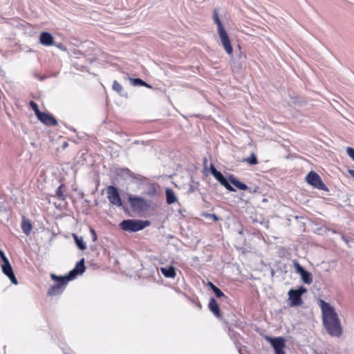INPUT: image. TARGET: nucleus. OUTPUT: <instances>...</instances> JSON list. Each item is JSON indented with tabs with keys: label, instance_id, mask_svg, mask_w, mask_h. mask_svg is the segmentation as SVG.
<instances>
[{
	"label": "nucleus",
	"instance_id": "obj_1",
	"mask_svg": "<svg viewBox=\"0 0 354 354\" xmlns=\"http://www.w3.org/2000/svg\"><path fill=\"white\" fill-rule=\"evenodd\" d=\"M319 307L322 310L324 326L327 333L333 337H339L342 333V328L337 313L328 303L320 299Z\"/></svg>",
	"mask_w": 354,
	"mask_h": 354
},
{
	"label": "nucleus",
	"instance_id": "obj_2",
	"mask_svg": "<svg viewBox=\"0 0 354 354\" xmlns=\"http://www.w3.org/2000/svg\"><path fill=\"white\" fill-rule=\"evenodd\" d=\"M84 270V259H82L81 261L77 262L75 267L64 277H58L55 274H51V279L57 281V283L49 289L48 295L50 296H55L62 294L65 289L67 283L73 279L77 274H82Z\"/></svg>",
	"mask_w": 354,
	"mask_h": 354
},
{
	"label": "nucleus",
	"instance_id": "obj_3",
	"mask_svg": "<svg viewBox=\"0 0 354 354\" xmlns=\"http://www.w3.org/2000/svg\"><path fill=\"white\" fill-rule=\"evenodd\" d=\"M210 171L214 178L221 183V185L225 187L228 191H236V189L230 185V183L241 190L248 189V187L245 184L240 182L233 175H230L228 179L225 178L220 171L216 170L213 165H211Z\"/></svg>",
	"mask_w": 354,
	"mask_h": 354
},
{
	"label": "nucleus",
	"instance_id": "obj_4",
	"mask_svg": "<svg viewBox=\"0 0 354 354\" xmlns=\"http://www.w3.org/2000/svg\"><path fill=\"white\" fill-rule=\"evenodd\" d=\"M213 19L217 26L218 34L224 50L226 53H227L229 55H231L233 52L231 41L223 25L222 24L221 21L219 19L218 14L216 10L214 11Z\"/></svg>",
	"mask_w": 354,
	"mask_h": 354
},
{
	"label": "nucleus",
	"instance_id": "obj_5",
	"mask_svg": "<svg viewBox=\"0 0 354 354\" xmlns=\"http://www.w3.org/2000/svg\"><path fill=\"white\" fill-rule=\"evenodd\" d=\"M149 221H142L136 219L124 220L120 223L122 230L127 232H138L150 225Z\"/></svg>",
	"mask_w": 354,
	"mask_h": 354
},
{
	"label": "nucleus",
	"instance_id": "obj_6",
	"mask_svg": "<svg viewBox=\"0 0 354 354\" xmlns=\"http://www.w3.org/2000/svg\"><path fill=\"white\" fill-rule=\"evenodd\" d=\"M128 201L133 212H144L151 208V201L140 196L129 195Z\"/></svg>",
	"mask_w": 354,
	"mask_h": 354
},
{
	"label": "nucleus",
	"instance_id": "obj_7",
	"mask_svg": "<svg viewBox=\"0 0 354 354\" xmlns=\"http://www.w3.org/2000/svg\"><path fill=\"white\" fill-rule=\"evenodd\" d=\"M306 180L308 184L317 189L324 191L328 190L326 185L324 184L320 176L313 171H311L306 176Z\"/></svg>",
	"mask_w": 354,
	"mask_h": 354
},
{
	"label": "nucleus",
	"instance_id": "obj_8",
	"mask_svg": "<svg viewBox=\"0 0 354 354\" xmlns=\"http://www.w3.org/2000/svg\"><path fill=\"white\" fill-rule=\"evenodd\" d=\"M106 194V197L111 205L117 207H120L122 205V199L115 187L113 185L108 186Z\"/></svg>",
	"mask_w": 354,
	"mask_h": 354
},
{
	"label": "nucleus",
	"instance_id": "obj_9",
	"mask_svg": "<svg viewBox=\"0 0 354 354\" xmlns=\"http://www.w3.org/2000/svg\"><path fill=\"white\" fill-rule=\"evenodd\" d=\"M267 339L274 348L276 354H285L283 348L286 344L283 337H267Z\"/></svg>",
	"mask_w": 354,
	"mask_h": 354
},
{
	"label": "nucleus",
	"instance_id": "obj_10",
	"mask_svg": "<svg viewBox=\"0 0 354 354\" xmlns=\"http://www.w3.org/2000/svg\"><path fill=\"white\" fill-rule=\"evenodd\" d=\"M2 272L5 275H6L14 285L18 284V281L16 279L12 268L10 263H3L1 265Z\"/></svg>",
	"mask_w": 354,
	"mask_h": 354
},
{
	"label": "nucleus",
	"instance_id": "obj_11",
	"mask_svg": "<svg viewBox=\"0 0 354 354\" xmlns=\"http://www.w3.org/2000/svg\"><path fill=\"white\" fill-rule=\"evenodd\" d=\"M288 296L290 306H299L301 305V297L299 295V293H297V291H295V290H290L288 292Z\"/></svg>",
	"mask_w": 354,
	"mask_h": 354
},
{
	"label": "nucleus",
	"instance_id": "obj_12",
	"mask_svg": "<svg viewBox=\"0 0 354 354\" xmlns=\"http://www.w3.org/2000/svg\"><path fill=\"white\" fill-rule=\"evenodd\" d=\"M39 41L44 46H50L54 44V38L50 33L42 32L39 36Z\"/></svg>",
	"mask_w": 354,
	"mask_h": 354
},
{
	"label": "nucleus",
	"instance_id": "obj_13",
	"mask_svg": "<svg viewBox=\"0 0 354 354\" xmlns=\"http://www.w3.org/2000/svg\"><path fill=\"white\" fill-rule=\"evenodd\" d=\"M39 120L48 126H55L57 124L55 118L50 114L43 113Z\"/></svg>",
	"mask_w": 354,
	"mask_h": 354
},
{
	"label": "nucleus",
	"instance_id": "obj_14",
	"mask_svg": "<svg viewBox=\"0 0 354 354\" xmlns=\"http://www.w3.org/2000/svg\"><path fill=\"white\" fill-rule=\"evenodd\" d=\"M161 273L167 278H175L176 268L174 266L162 267L160 268Z\"/></svg>",
	"mask_w": 354,
	"mask_h": 354
},
{
	"label": "nucleus",
	"instance_id": "obj_15",
	"mask_svg": "<svg viewBox=\"0 0 354 354\" xmlns=\"http://www.w3.org/2000/svg\"><path fill=\"white\" fill-rule=\"evenodd\" d=\"M210 310L217 317H219V307L215 299L211 298L209 302Z\"/></svg>",
	"mask_w": 354,
	"mask_h": 354
},
{
	"label": "nucleus",
	"instance_id": "obj_16",
	"mask_svg": "<svg viewBox=\"0 0 354 354\" xmlns=\"http://www.w3.org/2000/svg\"><path fill=\"white\" fill-rule=\"evenodd\" d=\"M166 201L168 204H172L177 201V198L175 196L174 191L171 189H166Z\"/></svg>",
	"mask_w": 354,
	"mask_h": 354
},
{
	"label": "nucleus",
	"instance_id": "obj_17",
	"mask_svg": "<svg viewBox=\"0 0 354 354\" xmlns=\"http://www.w3.org/2000/svg\"><path fill=\"white\" fill-rule=\"evenodd\" d=\"M73 237L80 250H84L86 248V245L82 236H78L75 234H73Z\"/></svg>",
	"mask_w": 354,
	"mask_h": 354
},
{
	"label": "nucleus",
	"instance_id": "obj_18",
	"mask_svg": "<svg viewBox=\"0 0 354 354\" xmlns=\"http://www.w3.org/2000/svg\"><path fill=\"white\" fill-rule=\"evenodd\" d=\"M21 227L25 234L28 235L32 230V225L29 220L24 218Z\"/></svg>",
	"mask_w": 354,
	"mask_h": 354
},
{
	"label": "nucleus",
	"instance_id": "obj_19",
	"mask_svg": "<svg viewBox=\"0 0 354 354\" xmlns=\"http://www.w3.org/2000/svg\"><path fill=\"white\" fill-rule=\"evenodd\" d=\"M130 82H131V84L134 86H146L149 88H152L151 86L149 85L148 84H147L145 82H144L143 80H142L140 78H130Z\"/></svg>",
	"mask_w": 354,
	"mask_h": 354
},
{
	"label": "nucleus",
	"instance_id": "obj_20",
	"mask_svg": "<svg viewBox=\"0 0 354 354\" xmlns=\"http://www.w3.org/2000/svg\"><path fill=\"white\" fill-rule=\"evenodd\" d=\"M301 277L304 283L310 284L313 282L312 274L309 272L304 270L301 274Z\"/></svg>",
	"mask_w": 354,
	"mask_h": 354
},
{
	"label": "nucleus",
	"instance_id": "obj_21",
	"mask_svg": "<svg viewBox=\"0 0 354 354\" xmlns=\"http://www.w3.org/2000/svg\"><path fill=\"white\" fill-rule=\"evenodd\" d=\"M112 88L120 95H121V96H124V89H123L122 86L118 82H117L116 80L113 81Z\"/></svg>",
	"mask_w": 354,
	"mask_h": 354
},
{
	"label": "nucleus",
	"instance_id": "obj_22",
	"mask_svg": "<svg viewBox=\"0 0 354 354\" xmlns=\"http://www.w3.org/2000/svg\"><path fill=\"white\" fill-rule=\"evenodd\" d=\"M245 160L252 165H257L258 162L257 158L254 153H252L250 156L247 158Z\"/></svg>",
	"mask_w": 354,
	"mask_h": 354
},
{
	"label": "nucleus",
	"instance_id": "obj_23",
	"mask_svg": "<svg viewBox=\"0 0 354 354\" xmlns=\"http://www.w3.org/2000/svg\"><path fill=\"white\" fill-rule=\"evenodd\" d=\"M62 185H60L59 187H58L55 191V194L58 198H59L61 199H64V196L62 193Z\"/></svg>",
	"mask_w": 354,
	"mask_h": 354
},
{
	"label": "nucleus",
	"instance_id": "obj_24",
	"mask_svg": "<svg viewBox=\"0 0 354 354\" xmlns=\"http://www.w3.org/2000/svg\"><path fill=\"white\" fill-rule=\"evenodd\" d=\"M214 292L218 298L225 297L224 293L218 288H214Z\"/></svg>",
	"mask_w": 354,
	"mask_h": 354
},
{
	"label": "nucleus",
	"instance_id": "obj_25",
	"mask_svg": "<svg viewBox=\"0 0 354 354\" xmlns=\"http://www.w3.org/2000/svg\"><path fill=\"white\" fill-rule=\"evenodd\" d=\"M346 152L348 156L354 161V149L351 147H347Z\"/></svg>",
	"mask_w": 354,
	"mask_h": 354
},
{
	"label": "nucleus",
	"instance_id": "obj_26",
	"mask_svg": "<svg viewBox=\"0 0 354 354\" xmlns=\"http://www.w3.org/2000/svg\"><path fill=\"white\" fill-rule=\"evenodd\" d=\"M294 266H295V268L297 270V272L299 273V274H301L303 271H304L305 270L299 265V263L297 261H295L294 263Z\"/></svg>",
	"mask_w": 354,
	"mask_h": 354
},
{
	"label": "nucleus",
	"instance_id": "obj_27",
	"mask_svg": "<svg viewBox=\"0 0 354 354\" xmlns=\"http://www.w3.org/2000/svg\"><path fill=\"white\" fill-rule=\"evenodd\" d=\"M295 291H297V293H299V295L301 297V295L306 292V288L303 286H300L299 289L295 290Z\"/></svg>",
	"mask_w": 354,
	"mask_h": 354
},
{
	"label": "nucleus",
	"instance_id": "obj_28",
	"mask_svg": "<svg viewBox=\"0 0 354 354\" xmlns=\"http://www.w3.org/2000/svg\"><path fill=\"white\" fill-rule=\"evenodd\" d=\"M90 232L91 234L93 241H95L97 240V234H96L95 230L92 228H90Z\"/></svg>",
	"mask_w": 354,
	"mask_h": 354
},
{
	"label": "nucleus",
	"instance_id": "obj_29",
	"mask_svg": "<svg viewBox=\"0 0 354 354\" xmlns=\"http://www.w3.org/2000/svg\"><path fill=\"white\" fill-rule=\"evenodd\" d=\"M30 106L33 109V111H35L36 109H38L37 104L35 102H33V101H30Z\"/></svg>",
	"mask_w": 354,
	"mask_h": 354
},
{
	"label": "nucleus",
	"instance_id": "obj_30",
	"mask_svg": "<svg viewBox=\"0 0 354 354\" xmlns=\"http://www.w3.org/2000/svg\"><path fill=\"white\" fill-rule=\"evenodd\" d=\"M1 259H2L3 263H10L8 258L6 257L5 254H1Z\"/></svg>",
	"mask_w": 354,
	"mask_h": 354
},
{
	"label": "nucleus",
	"instance_id": "obj_31",
	"mask_svg": "<svg viewBox=\"0 0 354 354\" xmlns=\"http://www.w3.org/2000/svg\"><path fill=\"white\" fill-rule=\"evenodd\" d=\"M35 111V115H37V118H38V119L41 117V115H42V113H44V112H41V111H39V108H38L37 109H36L35 111Z\"/></svg>",
	"mask_w": 354,
	"mask_h": 354
},
{
	"label": "nucleus",
	"instance_id": "obj_32",
	"mask_svg": "<svg viewBox=\"0 0 354 354\" xmlns=\"http://www.w3.org/2000/svg\"><path fill=\"white\" fill-rule=\"evenodd\" d=\"M233 65H234V66H233L234 69L236 68V69H237V71H239V69H241V67H242L241 64H239L236 66H235V63L234 62V63H233Z\"/></svg>",
	"mask_w": 354,
	"mask_h": 354
},
{
	"label": "nucleus",
	"instance_id": "obj_33",
	"mask_svg": "<svg viewBox=\"0 0 354 354\" xmlns=\"http://www.w3.org/2000/svg\"><path fill=\"white\" fill-rule=\"evenodd\" d=\"M208 284H209V287L211 288V289L212 290L213 292H214V288H217L212 282H209Z\"/></svg>",
	"mask_w": 354,
	"mask_h": 354
},
{
	"label": "nucleus",
	"instance_id": "obj_34",
	"mask_svg": "<svg viewBox=\"0 0 354 354\" xmlns=\"http://www.w3.org/2000/svg\"><path fill=\"white\" fill-rule=\"evenodd\" d=\"M212 214H204L203 215L205 216V218H211V217H212Z\"/></svg>",
	"mask_w": 354,
	"mask_h": 354
},
{
	"label": "nucleus",
	"instance_id": "obj_35",
	"mask_svg": "<svg viewBox=\"0 0 354 354\" xmlns=\"http://www.w3.org/2000/svg\"><path fill=\"white\" fill-rule=\"evenodd\" d=\"M348 173L353 178H354V170L349 169Z\"/></svg>",
	"mask_w": 354,
	"mask_h": 354
},
{
	"label": "nucleus",
	"instance_id": "obj_36",
	"mask_svg": "<svg viewBox=\"0 0 354 354\" xmlns=\"http://www.w3.org/2000/svg\"><path fill=\"white\" fill-rule=\"evenodd\" d=\"M214 221H217L218 220V218L215 215L212 214V217H211Z\"/></svg>",
	"mask_w": 354,
	"mask_h": 354
}]
</instances>
